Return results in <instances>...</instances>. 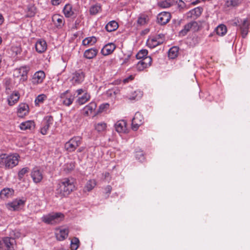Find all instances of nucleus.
Wrapping results in <instances>:
<instances>
[{
	"label": "nucleus",
	"mask_w": 250,
	"mask_h": 250,
	"mask_svg": "<svg viewBox=\"0 0 250 250\" xmlns=\"http://www.w3.org/2000/svg\"><path fill=\"white\" fill-rule=\"evenodd\" d=\"M31 176L33 181L36 183H40L43 178L42 172L37 168L33 169L31 173Z\"/></svg>",
	"instance_id": "nucleus-9"
},
{
	"label": "nucleus",
	"mask_w": 250,
	"mask_h": 250,
	"mask_svg": "<svg viewBox=\"0 0 250 250\" xmlns=\"http://www.w3.org/2000/svg\"><path fill=\"white\" fill-rule=\"evenodd\" d=\"M116 48V45L113 43H109L105 44L101 50V53L106 56L111 54Z\"/></svg>",
	"instance_id": "nucleus-8"
},
{
	"label": "nucleus",
	"mask_w": 250,
	"mask_h": 250,
	"mask_svg": "<svg viewBox=\"0 0 250 250\" xmlns=\"http://www.w3.org/2000/svg\"><path fill=\"white\" fill-rule=\"evenodd\" d=\"M84 77V75L83 73L81 70H79L73 74V76L71 80L73 83L79 84L83 81Z\"/></svg>",
	"instance_id": "nucleus-10"
},
{
	"label": "nucleus",
	"mask_w": 250,
	"mask_h": 250,
	"mask_svg": "<svg viewBox=\"0 0 250 250\" xmlns=\"http://www.w3.org/2000/svg\"><path fill=\"white\" fill-rule=\"evenodd\" d=\"M80 241L78 238L74 237L71 241L70 248L71 250H77L79 247Z\"/></svg>",
	"instance_id": "nucleus-35"
},
{
	"label": "nucleus",
	"mask_w": 250,
	"mask_h": 250,
	"mask_svg": "<svg viewBox=\"0 0 250 250\" xmlns=\"http://www.w3.org/2000/svg\"><path fill=\"white\" fill-rule=\"evenodd\" d=\"M89 12L91 15H94V5L91 6Z\"/></svg>",
	"instance_id": "nucleus-62"
},
{
	"label": "nucleus",
	"mask_w": 250,
	"mask_h": 250,
	"mask_svg": "<svg viewBox=\"0 0 250 250\" xmlns=\"http://www.w3.org/2000/svg\"><path fill=\"white\" fill-rule=\"evenodd\" d=\"M135 157L140 162H143L145 160V156L142 151H136Z\"/></svg>",
	"instance_id": "nucleus-45"
},
{
	"label": "nucleus",
	"mask_w": 250,
	"mask_h": 250,
	"mask_svg": "<svg viewBox=\"0 0 250 250\" xmlns=\"http://www.w3.org/2000/svg\"><path fill=\"white\" fill-rule=\"evenodd\" d=\"M63 13L65 17H70L71 16H73L75 17L76 16V14L72 10V7L71 5L69 4H66L63 10Z\"/></svg>",
	"instance_id": "nucleus-22"
},
{
	"label": "nucleus",
	"mask_w": 250,
	"mask_h": 250,
	"mask_svg": "<svg viewBox=\"0 0 250 250\" xmlns=\"http://www.w3.org/2000/svg\"><path fill=\"white\" fill-rule=\"evenodd\" d=\"M29 111V106L27 104L21 103L19 104L18 109V114L19 117H23L25 116Z\"/></svg>",
	"instance_id": "nucleus-14"
},
{
	"label": "nucleus",
	"mask_w": 250,
	"mask_h": 250,
	"mask_svg": "<svg viewBox=\"0 0 250 250\" xmlns=\"http://www.w3.org/2000/svg\"><path fill=\"white\" fill-rule=\"evenodd\" d=\"M105 190L106 191V193L109 194V193H110V192L111 191L112 187L110 186H107L106 187Z\"/></svg>",
	"instance_id": "nucleus-60"
},
{
	"label": "nucleus",
	"mask_w": 250,
	"mask_h": 250,
	"mask_svg": "<svg viewBox=\"0 0 250 250\" xmlns=\"http://www.w3.org/2000/svg\"><path fill=\"white\" fill-rule=\"evenodd\" d=\"M143 96V92L140 90L135 91L132 95L130 97L131 100H138Z\"/></svg>",
	"instance_id": "nucleus-40"
},
{
	"label": "nucleus",
	"mask_w": 250,
	"mask_h": 250,
	"mask_svg": "<svg viewBox=\"0 0 250 250\" xmlns=\"http://www.w3.org/2000/svg\"><path fill=\"white\" fill-rule=\"evenodd\" d=\"M118 23L115 21H109L105 25V28L107 32H111L115 31L118 28Z\"/></svg>",
	"instance_id": "nucleus-23"
},
{
	"label": "nucleus",
	"mask_w": 250,
	"mask_h": 250,
	"mask_svg": "<svg viewBox=\"0 0 250 250\" xmlns=\"http://www.w3.org/2000/svg\"><path fill=\"white\" fill-rule=\"evenodd\" d=\"M130 58V55H127V56L126 58L124 59L123 61L122 62V64H125L129 62Z\"/></svg>",
	"instance_id": "nucleus-58"
},
{
	"label": "nucleus",
	"mask_w": 250,
	"mask_h": 250,
	"mask_svg": "<svg viewBox=\"0 0 250 250\" xmlns=\"http://www.w3.org/2000/svg\"><path fill=\"white\" fill-rule=\"evenodd\" d=\"M52 3L54 5H57L60 4L61 0H51Z\"/></svg>",
	"instance_id": "nucleus-61"
},
{
	"label": "nucleus",
	"mask_w": 250,
	"mask_h": 250,
	"mask_svg": "<svg viewBox=\"0 0 250 250\" xmlns=\"http://www.w3.org/2000/svg\"><path fill=\"white\" fill-rule=\"evenodd\" d=\"M190 30L194 32L199 30V25L196 21H192L185 25L183 29L179 32V36L181 37L185 36Z\"/></svg>",
	"instance_id": "nucleus-3"
},
{
	"label": "nucleus",
	"mask_w": 250,
	"mask_h": 250,
	"mask_svg": "<svg viewBox=\"0 0 250 250\" xmlns=\"http://www.w3.org/2000/svg\"><path fill=\"white\" fill-rule=\"evenodd\" d=\"M45 98H46V96L44 94H41L38 95L35 99V104H39V103H42Z\"/></svg>",
	"instance_id": "nucleus-47"
},
{
	"label": "nucleus",
	"mask_w": 250,
	"mask_h": 250,
	"mask_svg": "<svg viewBox=\"0 0 250 250\" xmlns=\"http://www.w3.org/2000/svg\"><path fill=\"white\" fill-rule=\"evenodd\" d=\"M18 164V157L16 156H7L5 162V167L7 168H11Z\"/></svg>",
	"instance_id": "nucleus-7"
},
{
	"label": "nucleus",
	"mask_w": 250,
	"mask_h": 250,
	"mask_svg": "<svg viewBox=\"0 0 250 250\" xmlns=\"http://www.w3.org/2000/svg\"><path fill=\"white\" fill-rule=\"evenodd\" d=\"M6 157L7 155L6 154H2L0 155V167L5 166Z\"/></svg>",
	"instance_id": "nucleus-51"
},
{
	"label": "nucleus",
	"mask_w": 250,
	"mask_h": 250,
	"mask_svg": "<svg viewBox=\"0 0 250 250\" xmlns=\"http://www.w3.org/2000/svg\"><path fill=\"white\" fill-rule=\"evenodd\" d=\"M174 0H166L158 3V6L163 8H167L173 5Z\"/></svg>",
	"instance_id": "nucleus-31"
},
{
	"label": "nucleus",
	"mask_w": 250,
	"mask_h": 250,
	"mask_svg": "<svg viewBox=\"0 0 250 250\" xmlns=\"http://www.w3.org/2000/svg\"><path fill=\"white\" fill-rule=\"evenodd\" d=\"M81 143L82 138L81 137H74L65 143V148L69 152H72L81 144Z\"/></svg>",
	"instance_id": "nucleus-4"
},
{
	"label": "nucleus",
	"mask_w": 250,
	"mask_h": 250,
	"mask_svg": "<svg viewBox=\"0 0 250 250\" xmlns=\"http://www.w3.org/2000/svg\"><path fill=\"white\" fill-rule=\"evenodd\" d=\"M83 111L84 115L88 116L90 114H92L93 112L92 104L90 103L89 105L86 106L84 108Z\"/></svg>",
	"instance_id": "nucleus-42"
},
{
	"label": "nucleus",
	"mask_w": 250,
	"mask_h": 250,
	"mask_svg": "<svg viewBox=\"0 0 250 250\" xmlns=\"http://www.w3.org/2000/svg\"><path fill=\"white\" fill-rule=\"evenodd\" d=\"M155 37L157 38V39L159 41H160L162 39L163 40V43L165 41V35L163 34H159L156 36Z\"/></svg>",
	"instance_id": "nucleus-56"
},
{
	"label": "nucleus",
	"mask_w": 250,
	"mask_h": 250,
	"mask_svg": "<svg viewBox=\"0 0 250 250\" xmlns=\"http://www.w3.org/2000/svg\"><path fill=\"white\" fill-rule=\"evenodd\" d=\"M114 126L118 132L124 133L126 130V123L125 120L118 121L115 124Z\"/></svg>",
	"instance_id": "nucleus-15"
},
{
	"label": "nucleus",
	"mask_w": 250,
	"mask_h": 250,
	"mask_svg": "<svg viewBox=\"0 0 250 250\" xmlns=\"http://www.w3.org/2000/svg\"><path fill=\"white\" fill-rule=\"evenodd\" d=\"M45 78V74L42 71L36 72L32 78V83L34 84L41 83Z\"/></svg>",
	"instance_id": "nucleus-13"
},
{
	"label": "nucleus",
	"mask_w": 250,
	"mask_h": 250,
	"mask_svg": "<svg viewBox=\"0 0 250 250\" xmlns=\"http://www.w3.org/2000/svg\"><path fill=\"white\" fill-rule=\"evenodd\" d=\"M149 21L148 16L145 14H140L137 20V23L139 25L142 26L147 23Z\"/></svg>",
	"instance_id": "nucleus-24"
},
{
	"label": "nucleus",
	"mask_w": 250,
	"mask_h": 250,
	"mask_svg": "<svg viewBox=\"0 0 250 250\" xmlns=\"http://www.w3.org/2000/svg\"><path fill=\"white\" fill-rule=\"evenodd\" d=\"M74 95H70V96H67L66 99L63 100L62 103L67 106H69L73 102L74 99Z\"/></svg>",
	"instance_id": "nucleus-41"
},
{
	"label": "nucleus",
	"mask_w": 250,
	"mask_h": 250,
	"mask_svg": "<svg viewBox=\"0 0 250 250\" xmlns=\"http://www.w3.org/2000/svg\"><path fill=\"white\" fill-rule=\"evenodd\" d=\"M56 193L60 197H64L69 195L75 188L73 180L69 178L63 179L59 184Z\"/></svg>",
	"instance_id": "nucleus-1"
},
{
	"label": "nucleus",
	"mask_w": 250,
	"mask_h": 250,
	"mask_svg": "<svg viewBox=\"0 0 250 250\" xmlns=\"http://www.w3.org/2000/svg\"><path fill=\"white\" fill-rule=\"evenodd\" d=\"M249 23L247 19L242 21V23L240 26L241 31L242 37L245 38L249 32Z\"/></svg>",
	"instance_id": "nucleus-16"
},
{
	"label": "nucleus",
	"mask_w": 250,
	"mask_h": 250,
	"mask_svg": "<svg viewBox=\"0 0 250 250\" xmlns=\"http://www.w3.org/2000/svg\"><path fill=\"white\" fill-rule=\"evenodd\" d=\"M93 38H94V36L85 38L83 41V45H87L89 44L92 42Z\"/></svg>",
	"instance_id": "nucleus-52"
},
{
	"label": "nucleus",
	"mask_w": 250,
	"mask_h": 250,
	"mask_svg": "<svg viewBox=\"0 0 250 250\" xmlns=\"http://www.w3.org/2000/svg\"><path fill=\"white\" fill-rule=\"evenodd\" d=\"M80 22V21L78 19H77L75 22V24L72 27V29H77L78 28V25L79 24Z\"/></svg>",
	"instance_id": "nucleus-59"
},
{
	"label": "nucleus",
	"mask_w": 250,
	"mask_h": 250,
	"mask_svg": "<svg viewBox=\"0 0 250 250\" xmlns=\"http://www.w3.org/2000/svg\"><path fill=\"white\" fill-rule=\"evenodd\" d=\"M26 15L25 17L26 18H32L35 16L37 13V8L35 6L34 4H30L27 6L26 10Z\"/></svg>",
	"instance_id": "nucleus-18"
},
{
	"label": "nucleus",
	"mask_w": 250,
	"mask_h": 250,
	"mask_svg": "<svg viewBox=\"0 0 250 250\" xmlns=\"http://www.w3.org/2000/svg\"><path fill=\"white\" fill-rule=\"evenodd\" d=\"M178 53V48L176 46L171 47L168 51V56L169 58L173 59L175 58Z\"/></svg>",
	"instance_id": "nucleus-29"
},
{
	"label": "nucleus",
	"mask_w": 250,
	"mask_h": 250,
	"mask_svg": "<svg viewBox=\"0 0 250 250\" xmlns=\"http://www.w3.org/2000/svg\"><path fill=\"white\" fill-rule=\"evenodd\" d=\"M143 62H144L146 66L149 67L151 65L152 62V59L150 57L146 56L142 60Z\"/></svg>",
	"instance_id": "nucleus-50"
},
{
	"label": "nucleus",
	"mask_w": 250,
	"mask_h": 250,
	"mask_svg": "<svg viewBox=\"0 0 250 250\" xmlns=\"http://www.w3.org/2000/svg\"><path fill=\"white\" fill-rule=\"evenodd\" d=\"M68 234V229H62L56 233V237L58 240L62 241L67 237Z\"/></svg>",
	"instance_id": "nucleus-20"
},
{
	"label": "nucleus",
	"mask_w": 250,
	"mask_h": 250,
	"mask_svg": "<svg viewBox=\"0 0 250 250\" xmlns=\"http://www.w3.org/2000/svg\"><path fill=\"white\" fill-rule=\"evenodd\" d=\"M24 203V201L21 200L14 201L7 205V208L11 210H16L18 209L19 207Z\"/></svg>",
	"instance_id": "nucleus-19"
},
{
	"label": "nucleus",
	"mask_w": 250,
	"mask_h": 250,
	"mask_svg": "<svg viewBox=\"0 0 250 250\" xmlns=\"http://www.w3.org/2000/svg\"><path fill=\"white\" fill-rule=\"evenodd\" d=\"M157 22L161 25H165L169 22L171 19V14L167 12H162L157 15Z\"/></svg>",
	"instance_id": "nucleus-5"
},
{
	"label": "nucleus",
	"mask_w": 250,
	"mask_h": 250,
	"mask_svg": "<svg viewBox=\"0 0 250 250\" xmlns=\"http://www.w3.org/2000/svg\"><path fill=\"white\" fill-rule=\"evenodd\" d=\"M132 76H129L128 78H126V79H125L124 80V82L125 83H127V82H128L129 80H132Z\"/></svg>",
	"instance_id": "nucleus-63"
},
{
	"label": "nucleus",
	"mask_w": 250,
	"mask_h": 250,
	"mask_svg": "<svg viewBox=\"0 0 250 250\" xmlns=\"http://www.w3.org/2000/svg\"><path fill=\"white\" fill-rule=\"evenodd\" d=\"M52 21L57 26H61L62 24H63V18L59 15H56L52 17Z\"/></svg>",
	"instance_id": "nucleus-33"
},
{
	"label": "nucleus",
	"mask_w": 250,
	"mask_h": 250,
	"mask_svg": "<svg viewBox=\"0 0 250 250\" xmlns=\"http://www.w3.org/2000/svg\"><path fill=\"white\" fill-rule=\"evenodd\" d=\"M90 98V96L86 93H85L83 96L79 98L77 100V103L80 104H83L86 102Z\"/></svg>",
	"instance_id": "nucleus-36"
},
{
	"label": "nucleus",
	"mask_w": 250,
	"mask_h": 250,
	"mask_svg": "<svg viewBox=\"0 0 250 250\" xmlns=\"http://www.w3.org/2000/svg\"><path fill=\"white\" fill-rule=\"evenodd\" d=\"M53 122V118L51 116H48L45 118V123L44 126L41 128V132L42 134L45 135L47 133L50 125H52Z\"/></svg>",
	"instance_id": "nucleus-11"
},
{
	"label": "nucleus",
	"mask_w": 250,
	"mask_h": 250,
	"mask_svg": "<svg viewBox=\"0 0 250 250\" xmlns=\"http://www.w3.org/2000/svg\"><path fill=\"white\" fill-rule=\"evenodd\" d=\"M27 69L26 67H22L20 68V73H21V76L23 81L27 79Z\"/></svg>",
	"instance_id": "nucleus-44"
},
{
	"label": "nucleus",
	"mask_w": 250,
	"mask_h": 250,
	"mask_svg": "<svg viewBox=\"0 0 250 250\" xmlns=\"http://www.w3.org/2000/svg\"><path fill=\"white\" fill-rule=\"evenodd\" d=\"M202 8L201 7H197L192 10H191L188 14H190V16H194L196 17H199L202 12Z\"/></svg>",
	"instance_id": "nucleus-32"
},
{
	"label": "nucleus",
	"mask_w": 250,
	"mask_h": 250,
	"mask_svg": "<svg viewBox=\"0 0 250 250\" xmlns=\"http://www.w3.org/2000/svg\"><path fill=\"white\" fill-rule=\"evenodd\" d=\"M157 38H153L148 41L147 44L150 48H154L163 43V40L159 41Z\"/></svg>",
	"instance_id": "nucleus-26"
},
{
	"label": "nucleus",
	"mask_w": 250,
	"mask_h": 250,
	"mask_svg": "<svg viewBox=\"0 0 250 250\" xmlns=\"http://www.w3.org/2000/svg\"><path fill=\"white\" fill-rule=\"evenodd\" d=\"M75 167V163L71 162L66 164L64 167L63 170L66 173H69L72 171Z\"/></svg>",
	"instance_id": "nucleus-38"
},
{
	"label": "nucleus",
	"mask_w": 250,
	"mask_h": 250,
	"mask_svg": "<svg viewBox=\"0 0 250 250\" xmlns=\"http://www.w3.org/2000/svg\"><path fill=\"white\" fill-rule=\"evenodd\" d=\"M240 23V19L238 18H236L234 19L233 24L234 25L239 26L240 27V26L241 25V24Z\"/></svg>",
	"instance_id": "nucleus-57"
},
{
	"label": "nucleus",
	"mask_w": 250,
	"mask_h": 250,
	"mask_svg": "<svg viewBox=\"0 0 250 250\" xmlns=\"http://www.w3.org/2000/svg\"><path fill=\"white\" fill-rule=\"evenodd\" d=\"M143 117L139 112L135 113L134 118L132 120V128L134 130H137L139 127L143 124Z\"/></svg>",
	"instance_id": "nucleus-6"
},
{
	"label": "nucleus",
	"mask_w": 250,
	"mask_h": 250,
	"mask_svg": "<svg viewBox=\"0 0 250 250\" xmlns=\"http://www.w3.org/2000/svg\"><path fill=\"white\" fill-rule=\"evenodd\" d=\"M109 107V104H103L99 107L97 113H101L106 111L108 109Z\"/></svg>",
	"instance_id": "nucleus-43"
},
{
	"label": "nucleus",
	"mask_w": 250,
	"mask_h": 250,
	"mask_svg": "<svg viewBox=\"0 0 250 250\" xmlns=\"http://www.w3.org/2000/svg\"><path fill=\"white\" fill-rule=\"evenodd\" d=\"M93 181V180H89L86 183L85 186L83 190L84 191H89L93 188L92 184Z\"/></svg>",
	"instance_id": "nucleus-49"
},
{
	"label": "nucleus",
	"mask_w": 250,
	"mask_h": 250,
	"mask_svg": "<svg viewBox=\"0 0 250 250\" xmlns=\"http://www.w3.org/2000/svg\"><path fill=\"white\" fill-rule=\"evenodd\" d=\"M3 243L6 247V250H14V246L16 244L15 239L12 237H6L2 239Z\"/></svg>",
	"instance_id": "nucleus-12"
},
{
	"label": "nucleus",
	"mask_w": 250,
	"mask_h": 250,
	"mask_svg": "<svg viewBox=\"0 0 250 250\" xmlns=\"http://www.w3.org/2000/svg\"><path fill=\"white\" fill-rule=\"evenodd\" d=\"M14 190L12 188H3L0 192V197L2 199L9 198L14 194Z\"/></svg>",
	"instance_id": "nucleus-21"
},
{
	"label": "nucleus",
	"mask_w": 250,
	"mask_h": 250,
	"mask_svg": "<svg viewBox=\"0 0 250 250\" xmlns=\"http://www.w3.org/2000/svg\"><path fill=\"white\" fill-rule=\"evenodd\" d=\"M148 54V51L146 49H142L140 50L136 55L137 59H143Z\"/></svg>",
	"instance_id": "nucleus-39"
},
{
	"label": "nucleus",
	"mask_w": 250,
	"mask_h": 250,
	"mask_svg": "<svg viewBox=\"0 0 250 250\" xmlns=\"http://www.w3.org/2000/svg\"><path fill=\"white\" fill-rule=\"evenodd\" d=\"M83 56L88 59H93L94 58V48H91L85 50Z\"/></svg>",
	"instance_id": "nucleus-37"
},
{
	"label": "nucleus",
	"mask_w": 250,
	"mask_h": 250,
	"mask_svg": "<svg viewBox=\"0 0 250 250\" xmlns=\"http://www.w3.org/2000/svg\"><path fill=\"white\" fill-rule=\"evenodd\" d=\"M36 51L40 53L44 52L47 48V44L44 40H39L37 41L35 44Z\"/></svg>",
	"instance_id": "nucleus-17"
},
{
	"label": "nucleus",
	"mask_w": 250,
	"mask_h": 250,
	"mask_svg": "<svg viewBox=\"0 0 250 250\" xmlns=\"http://www.w3.org/2000/svg\"><path fill=\"white\" fill-rule=\"evenodd\" d=\"M69 92V91L68 90L65 91L64 92L62 93L60 95V98L62 100V101L63 100L66 99V97L67 96H70L69 95H68Z\"/></svg>",
	"instance_id": "nucleus-54"
},
{
	"label": "nucleus",
	"mask_w": 250,
	"mask_h": 250,
	"mask_svg": "<svg viewBox=\"0 0 250 250\" xmlns=\"http://www.w3.org/2000/svg\"><path fill=\"white\" fill-rule=\"evenodd\" d=\"M19 98L20 96L18 92L11 94L7 99L8 104L10 106L14 105L18 102Z\"/></svg>",
	"instance_id": "nucleus-25"
},
{
	"label": "nucleus",
	"mask_w": 250,
	"mask_h": 250,
	"mask_svg": "<svg viewBox=\"0 0 250 250\" xmlns=\"http://www.w3.org/2000/svg\"><path fill=\"white\" fill-rule=\"evenodd\" d=\"M101 10V6L100 4H95V14Z\"/></svg>",
	"instance_id": "nucleus-55"
},
{
	"label": "nucleus",
	"mask_w": 250,
	"mask_h": 250,
	"mask_svg": "<svg viewBox=\"0 0 250 250\" xmlns=\"http://www.w3.org/2000/svg\"><path fill=\"white\" fill-rule=\"evenodd\" d=\"M177 4L180 9H182L185 7L186 4L182 0H174Z\"/></svg>",
	"instance_id": "nucleus-53"
},
{
	"label": "nucleus",
	"mask_w": 250,
	"mask_h": 250,
	"mask_svg": "<svg viewBox=\"0 0 250 250\" xmlns=\"http://www.w3.org/2000/svg\"><path fill=\"white\" fill-rule=\"evenodd\" d=\"M32 126H34V123L31 121H27L23 122L20 125V128L21 130H25L27 129H31Z\"/></svg>",
	"instance_id": "nucleus-27"
},
{
	"label": "nucleus",
	"mask_w": 250,
	"mask_h": 250,
	"mask_svg": "<svg viewBox=\"0 0 250 250\" xmlns=\"http://www.w3.org/2000/svg\"><path fill=\"white\" fill-rule=\"evenodd\" d=\"M64 215L60 212L50 213L44 215L42 218V221L47 224L55 225L60 223L63 220Z\"/></svg>",
	"instance_id": "nucleus-2"
},
{
	"label": "nucleus",
	"mask_w": 250,
	"mask_h": 250,
	"mask_svg": "<svg viewBox=\"0 0 250 250\" xmlns=\"http://www.w3.org/2000/svg\"><path fill=\"white\" fill-rule=\"evenodd\" d=\"M29 171V168L28 167H24L22 168L21 170L19 171L18 173V178L19 180H21L24 175L27 173Z\"/></svg>",
	"instance_id": "nucleus-48"
},
{
	"label": "nucleus",
	"mask_w": 250,
	"mask_h": 250,
	"mask_svg": "<svg viewBox=\"0 0 250 250\" xmlns=\"http://www.w3.org/2000/svg\"><path fill=\"white\" fill-rule=\"evenodd\" d=\"M216 32L217 35L223 36L225 35L227 31L226 26L224 24H220L216 28Z\"/></svg>",
	"instance_id": "nucleus-28"
},
{
	"label": "nucleus",
	"mask_w": 250,
	"mask_h": 250,
	"mask_svg": "<svg viewBox=\"0 0 250 250\" xmlns=\"http://www.w3.org/2000/svg\"><path fill=\"white\" fill-rule=\"evenodd\" d=\"M241 3L240 0H228L226 1V6L227 7H237Z\"/></svg>",
	"instance_id": "nucleus-34"
},
{
	"label": "nucleus",
	"mask_w": 250,
	"mask_h": 250,
	"mask_svg": "<svg viewBox=\"0 0 250 250\" xmlns=\"http://www.w3.org/2000/svg\"><path fill=\"white\" fill-rule=\"evenodd\" d=\"M106 128V124L104 122L98 123L95 126V130H96L98 132L101 133L102 134L105 131Z\"/></svg>",
	"instance_id": "nucleus-30"
},
{
	"label": "nucleus",
	"mask_w": 250,
	"mask_h": 250,
	"mask_svg": "<svg viewBox=\"0 0 250 250\" xmlns=\"http://www.w3.org/2000/svg\"><path fill=\"white\" fill-rule=\"evenodd\" d=\"M4 21V18L2 15L0 14V25L2 24Z\"/></svg>",
	"instance_id": "nucleus-64"
},
{
	"label": "nucleus",
	"mask_w": 250,
	"mask_h": 250,
	"mask_svg": "<svg viewBox=\"0 0 250 250\" xmlns=\"http://www.w3.org/2000/svg\"><path fill=\"white\" fill-rule=\"evenodd\" d=\"M148 67L142 60L140 61L136 65V69L139 71H143L144 69Z\"/></svg>",
	"instance_id": "nucleus-46"
}]
</instances>
